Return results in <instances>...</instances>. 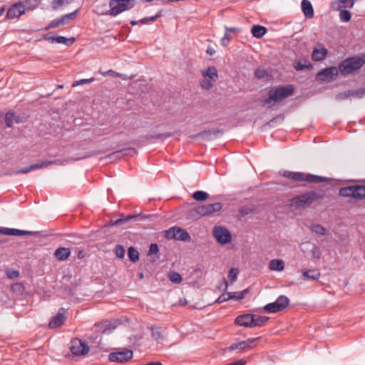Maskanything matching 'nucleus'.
I'll return each instance as SVG.
<instances>
[{
	"label": "nucleus",
	"mask_w": 365,
	"mask_h": 365,
	"mask_svg": "<svg viewBox=\"0 0 365 365\" xmlns=\"http://www.w3.org/2000/svg\"><path fill=\"white\" fill-rule=\"evenodd\" d=\"M276 302L279 305V308L282 310H284L286 307L289 306V298L285 295H280L277 297L276 299Z\"/></svg>",
	"instance_id": "33"
},
{
	"label": "nucleus",
	"mask_w": 365,
	"mask_h": 365,
	"mask_svg": "<svg viewBox=\"0 0 365 365\" xmlns=\"http://www.w3.org/2000/svg\"><path fill=\"white\" fill-rule=\"evenodd\" d=\"M200 86L202 88H204L205 90H210L212 88L213 84H212V82L210 81V80L207 79V78H204L200 81Z\"/></svg>",
	"instance_id": "51"
},
{
	"label": "nucleus",
	"mask_w": 365,
	"mask_h": 365,
	"mask_svg": "<svg viewBox=\"0 0 365 365\" xmlns=\"http://www.w3.org/2000/svg\"><path fill=\"white\" fill-rule=\"evenodd\" d=\"M70 350L73 355L81 356L88 354L90 347L86 341L76 338L71 341Z\"/></svg>",
	"instance_id": "7"
},
{
	"label": "nucleus",
	"mask_w": 365,
	"mask_h": 365,
	"mask_svg": "<svg viewBox=\"0 0 365 365\" xmlns=\"http://www.w3.org/2000/svg\"><path fill=\"white\" fill-rule=\"evenodd\" d=\"M44 38L48 41H51L52 43H56V36H50L49 34H46L44 37Z\"/></svg>",
	"instance_id": "63"
},
{
	"label": "nucleus",
	"mask_w": 365,
	"mask_h": 365,
	"mask_svg": "<svg viewBox=\"0 0 365 365\" xmlns=\"http://www.w3.org/2000/svg\"><path fill=\"white\" fill-rule=\"evenodd\" d=\"M14 228H8V227H0V234L1 235H13Z\"/></svg>",
	"instance_id": "55"
},
{
	"label": "nucleus",
	"mask_w": 365,
	"mask_h": 365,
	"mask_svg": "<svg viewBox=\"0 0 365 365\" xmlns=\"http://www.w3.org/2000/svg\"><path fill=\"white\" fill-rule=\"evenodd\" d=\"M349 97H351V92L350 90H347L337 93L335 96V98L336 101H343L347 99Z\"/></svg>",
	"instance_id": "47"
},
{
	"label": "nucleus",
	"mask_w": 365,
	"mask_h": 365,
	"mask_svg": "<svg viewBox=\"0 0 365 365\" xmlns=\"http://www.w3.org/2000/svg\"><path fill=\"white\" fill-rule=\"evenodd\" d=\"M294 91V88L291 84L272 88L269 91V98L264 101V104L279 103L282 100L292 96Z\"/></svg>",
	"instance_id": "4"
},
{
	"label": "nucleus",
	"mask_w": 365,
	"mask_h": 365,
	"mask_svg": "<svg viewBox=\"0 0 365 365\" xmlns=\"http://www.w3.org/2000/svg\"><path fill=\"white\" fill-rule=\"evenodd\" d=\"M311 67H312V64L310 63V62H309L306 60L304 61V63H302L301 61H298L294 64V68L297 71H302L304 68H309Z\"/></svg>",
	"instance_id": "40"
},
{
	"label": "nucleus",
	"mask_w": 365,
	"mask_h": 365,
	"mask_svg": "<svg viewBox=\"0 0 365 365\" xmlns=\"http://www.w3.org/2000/svg\"><path fill=\"white\" fill-rule=\"evenodd\" d=\"M162 15V11H159L155 16H149V17H145L141 19L139 21V23L142 24H145L148 23L149 21H155L158 17L161 16Z\"/></svg>",
	"instance_id": "43"
},
{
	"label": "nucleus",
	"mask_w": 365,
	"mask_h": 365,
	"mask_svg": "<svg viewBox=\"0 0 365 365\" xmlns=\"http://www.w3.org/2000/svg\"><path fill=\"white\" fill-rule=\"evenodd\" d=\"M356 200L365 198V185H356Z\"/></svg>",
	"instance_id": "39"
},
{
	"label": "nucleus",
	"mask_w": 365,
	"mask_h": 365,
	"mask_svg": "<svg viewBox=\"0 0 365 365\" xmlns=\"http://www.w3.org/2000/svg\"><path fill=\"white\" fill-rule=\"evenodd\" d=\"M365 63V54L361 56L349 57L339 64V71L346 76L359 71Z\"/></svg>",
	"instance_id": "2"
},
{
	"label": "nucleus",
	"mask_w": 365,
	"mask_h": 365,
	"mask_svg": "<svg viewBox=\"0 0 365 365\" xmlns=\"http://www.w3.org/2000/svg\"><path fill=\"white\" fill-rule=\"evenodd\" d=\"M196 215L202 217V216H207L206 212V207L205 205H198L193 208L192 210Z\"/></svg>",
	"instance_id": "41"
},
{
	"label": "nucleus",
	"mask_w": 365,
	"mask_h": 365,
	"mask_svg": "<svg viewBox=\"0 0 365 365\" xmlns=\"http://www.w3.org/2000/svg\"><path fill=\"white\" fill-rule=\"evenodd\" d=\"M128 255L129 259L133 263L137 262L139 259V252L133 247H130L128 248Z\"/></svg>",
	"instance_id": "35"
},
{
	"label": "nucleus",
	"mask_w": 365,
	"mask_h": 365,
	"mask_svg": "<svg viewBox=\"0 0 365 365\" xmlns=\"http://www.w3.org/2000/svg\"><path fill=\"white\" fill-rule=\"evenodd\" d=\"M65 4H69V1H66V0H53L51 5H52V8L54 10H56Z\"/></svg>",
	"instance_id": "52"
},
{
	"label": "nucleus",
	"mask_w": 365,
	"mask_h": 365,
	"mask_svg": "<svg viewBox=\"0 0 365 365\" xmlns=\"http://www.w3.org/2000/svg\"><path fill=\"white\" fill-rule=\"evenodd\" d=\"M115 256L120 259H123L125 256V249L123 245H117L114 249Z\"/></svg>",
	"instance_id": "45"
},
{
	"label": "nucleus",
	"mask_w": 365,
	"mask_h": 365,
	"mask_svg": "<svg viewBox=\"0 0 365 365\" xmlns=\"http://www.w3.org/2000/svg\"><path fill=\"white\" fill-rule=\"evenodd\" d=\"M67 309L61 307L56 315L53 316L49 322L48 327L50 329H56L63 324L66 320Z\"/></svg>",
	"instance_id": "13"
},
{
	"label": "nucleus",
	"mask_w": 365,
	"mask_h": 365,
	"mask_svg": "<svg viewBox=\"0 0 365 365\" xmlns=\"http://www.w3.org/2000/svg\"><path fill=\"white\" fill-rule=\"evenodd\" d=\"M324 196L323 190H309L292 197L291 203L296 207H305L311 205L317 200L322 199Z\"/></svg>",
	"instance_id": "1"
},
{
	"label": "nucleus",
	"mask_w": 365,
	"mask_h": 365,
	"mask_svg": "<svg viewBox=\"0 0 365 365\" xmlns=\"http://www.w3.org/2000/svg\"><path fill=\"white\" fill-rule=\"evenodd\" d=\"M327 54V50L324 47H322L320 49L315 48L312 52V59L314 61H320L325 58Z\"/></svg>",
	"instance_id": "25"
},
{
	"label": "nucleus",
	"mask_w": 365,
	"mask_h": 365,
	"mask_svg": "<svg viewBox=\"0 0 365 365\" xmlns=\"http://www.w3.org/2000/svg\"><path fill=\"white\" fill-rule=\"evenodd\" d=\"M133 357V351L125 349L122 351L112 352L109 354L108 359L112 362L123 363L128 361Z\"/></svg>",
	"instance_id": "14"
},
{
	"label": "nucleus",
	"mask_w": 365,
	"mask_h": 365,
	"mask_svg": "<svg viewBox=\"0 0 365 365\" xmlns=\"http://www.w3.org/2000/svg\"><path fill=\"white\" fill-rule=\"evenodd\" d=\"M269 320V317L266 316H258L253 314L252 320V327H260L264 326Z\"/></svg>",
	"instance_id": "27"
},
{
	"label": "nucleus",
	"mask_w": 365,
	"mask_h": 365,
	"mask_svg": "<svg viewBox=\"0 0 365 365\" xmlns=\"http://www.w3.org/2000/svg\"><path fill=\"white\" fill-rule=\"evenodd\" d=\"M221 133L220 130H203L197 133L195 135L191 136L192 138H197L199 137H208L210 135L213 134L217 135L218 133Z\"/></svg>",
	"instance_id": "36"
},
{
	"label": "nucleus",
	"mask_w": 365,
	"mask_h": 365,
	"mask_svg": "<svg viewBox=\"0 0 365 365\" xmlns=\"http://www.w3.org/2000/svg\"><path fill=\"white\" fill-rule=\"evenodd\" d=\"M163 236L168 240L175 239L180 241H188L190 240V237L185 230L176 226L165 230Z\"/></svg>",
	"instance_id": "6"
},
{
	"label": "nucleus",
	"mask_w": 365,
	"mask_h": 365,
	"mask_svg": "<svg viewBox=\"0 0 365 365\" xmlns=\"http://www.w3.org/2000/svg\"><path fill=\"white\" fill-rule=\"evenodd\" d=\"M225 31H229L230 34L238 33L240 31V29L237 27H227L225 26Z\"/></svg>",
	"instance_id": "62"
},
{
	"label": "nucleus",
	"mask_w": 365,
	"mask_h": 365,
	"mask_svg": "<svg viewBox=\"0 0 365 365\" xmlns=\"http://www.w3.org/2000/svg\"><path fill=\"white\" fill-rule=\"evenodd\" d=\"M169 279L170 282L175 283V284H179L182 281V277L181 275L175 272H172L169 274Z\"/></svg>",
	"instance_id": "44"
},
{
	"label": "nucleus",
	"mask_w": 365,
	"mask_h": 365,
	"mask_svg": "<svg viewBox=\"0 0 365 365\" xmlns=\"http://www.w3.org/2000/svg\"><path fill=\"white\" fill-rule=\"evenodd\" d=\"M175 134V132H167L163 133L153 134L150 136V138L153 139H162L164 140L165 138L173 136Z\"/></svg>",
	"instance_id": "42"
},
{
	"label": "nucleus",
	"mask_w": 365,
	"mask_h": 365,
	"mask_svg": "<svg viewBox=\"0 0 365 365\" xmlns=\"http://www.w3.org/2000/svg\"><path fill=\"white\" fill-rule=\"evenodd\" d=\"M24 14V10L22 9L21 4L16 2L7 11L6 18L9 19H14L18 18Z\"/></svg>",
	"instance_id": "16"
},
{
	"label": "nucleus",
	"mask_w": 365,
	"mask_h": 365,
	"mask_svg": "<svg viewBox=\"0 0 365 365\" xmlns=\"http://www.w3.org/2000/svg\"><path fill=\"white\" fill-rule=\"evenodd\" d=\"M159 252V247L158 245L156 243H152L150 245V248L148 252V255L152 257L153 255H155L152 258V262H155L157 259H159V256L157 255Z\"/></svg>",
	"instance_id": "32"
},
{
	"label": "nucleus",
	"mask_w": 365,
	"mask_h": 365,
	"mask_svg": "<svg viewBox=\"0 0 365 365\" xmlns=\"http://www.w3.org/2000/svg\"><path fill=\"white\" fill-rule=\"evenodd\" d=\"M145 218H147L146 215H143L141 214L138 215H120V217L118 220H110L108 222V226H116V225H123L128 222H129L131 220H135V221L140 222L144 220Z\"/></svg>",
	"instance_id": "12"
},
{
	"label": "nucleus",
	"mask_w": 365,
	"mask_h": 365,
	"mask_svg": "<svg viewBox=\"0 0 365 365\" xmlns=\"http://www.w3.org/2000/svg\"><path fill=\"white\" fill-rule=\"evenodd\" d=\"M356 185L341 187L339 190V195L341 197H352L356 199Z\"/></svg>",
	"instance_id": "22"
},
{
	"label": "nucleus",
	"mask_w": 365,
	"mask_h": 365,
	"mask_svg": "<svg viewBox=\"0 0 365 365\" xmlns=\"http://www.w3.org/2000/svg\"><path fill=\"white\" fill-rule=\"evenodd\" d=\"M351 96H354L357 98H361L365 95V88L356 89V90H350Z\"/></svg>",
	"instance_id": "48"
},
{
	"label": "nucleus",
	"mask_w": 365,
	"mask_h": 365,
	"mask_svg": "<svg viewBox=\"0 0 365 365\" xmlns=\"http://www.w3.org/2000/svg\"><path fill=\"white\" fill-rule=\"evenodd\" d=\"M232 38V36L230 35V33L227 31H225V36H223V38H222L221 40V42H222V45L223 46H227V43H225V41H230Z\"/></svg>",
	"instance_id": "56"
},
{
	"label": "nucleus",
	"mask_w": 365,
	"mask_h": 365,
	"mask_svg": "<svg viewBox=\"0 0 365 365\" xmlns=\"http://www.w3.org/2000/svg\"><path fill=\"white\" fill-rule=\"evenodd\" d=\"M203 78L210 80L212 83L218 78L217 70L215 66H209L207 70L202 71Z\"/></svg>",
	"instance_id": "21"
},
{
	"label": "nucleus",
	"mask_w": 365,
	"mask_h": 365,
	"mask_svg": "<svg viewBox=\"0 0 365 365\" xmlns=\"http://www.w3.org/2000/svg\"><path fill=\"white\" fill-rule=\"evenodd\" d=\"M93 81V78L89 79H81L80 81H77L73 83V86H76L77 85L83 84V83H89Z\"/></svg>",
	"instance_id": "60"
},
{
	"label": "nucleus",
	"mask_w": 365,
	"mask_h": 365,
	"mask_svg": "<svg viewBox=\"0 0 365 365\" xmlns=\"http://www.w3.org/2000/svg\"><path fill=\"white\" fill-rule=\"evenodd\" d=\"M267 76V71L264 68H257L255 71V76L258 79H262Z\"/></svg>",
	"instance_id": "50"
},
{
	"label": "nucleus",
	"mask_w": 365,
	"mask_h": 365,
	"mask_svg": "<svg viewBox=\"0 0 365 365\" xmlns=\"http://www.w3.org/2000/svg\"><path fill=\"white\" fill-rule=\"evenodd\" d=\"M253 314H244L239 315L235 318V323L244 327H252Z\"/></svg>",
	"instance_id": "17"
},
{
	"label": "nucleus",
	"mask_w": 365,
	"mask_h": 365,
	"mask_svg": "<svg viewBox=\"0 0 365 365\" xmlns=\"http://www.w3.org/2000/svg\"><path fill=\"white\" fill-rule=\"evenodd\" d=\"M78 11L79 9H76V11L70 14H65L61 16L60 18L53 19L49 23V24L45 28V29L48 30L68 24L71 21L76 18Z\"/></svg>",
	"instance_id": "8"
},
{
	"label": "nucleus",
	"mask_w": 365,
	"mask_h": 365,
	"mask_svg": "<svg viewBox=\"0 0 365 365\" xmlns=\"http://www.w3.org/2000/svg\"><path fill=\"white\" fill-rule=\"evenodd\" d=\"M151 336L156 341H158L160 339L163 338V331L161 327H159L156 325H151Z\"/></svg>",
	"instance_id": "30"
},
{
	"label": "nucleus",
	"mask_w": 365,
	"mask_h": 365,
	"mask_svg": "<svg viewBox=\"0 0 365 365\" xmlns=\"http://www.w3.org/2000/svg\"><path fill=\"white\" fill-rule=\"evenodd\" d=\"M213 235L220 245H225L231 241L232 235L230 231L221 226H215L213 229Z\"/></svg>",
	"instance_id": "10"
},
{
	"label": "nucleus",
	"mask_w": 365,
	"mask_h": 365,
	"mask_svg": "<svg viewBox=\"0 0 365 365\" xmlns=\"http://www.w3.org/2000/svg\"><path fill=\"white\" fill-rule=\"evenodd\" d=\"M53 164L62 165L63 161L61 160H58V159L55 160H43V161H41V162H39V163H37L35 164H32V165H29V167L16 170L14 172V173H16V174H26V173H29V172H31L34 170L48 167V166H49L51 165H53Z\"/></svg>",
	"instance_id": "9"
},
{
	"label": "nucleus",
	"mask_w": 365,
	"mask_h": 365,
	"mask_svg": "<svg viewBox=\"0 0 365 365\" xmlns=\"http://www.w3.org/2000/svg\"><path fill=\"white\" fill-rule=\"evenodd\" d=\"M206 53L207 55L211 56L215 53V50L212 48L209 47V48H207Z\"/></svg>",
	"instance_id": "64"
},
{
	"label": "nucleus",
	"mask_w": 365,
	"mask_h": 365,
	"mask_svg": "<svg viewBox=\"0 0 365 365\" xmlns=\"http://www.w3.org/2000/svg\"><path fill=\"white\" fill-rule=\"evenodd\" d=\"M55 40H56V43H63L67 46H70L76 42V38L74 37L68 38H66V37L61 36H56Z\"/></svg>",
	"instance_id": "31"
},
{
	"label": "nucleus",
	"mask_w": 365,
	"mask_h": 365,
	"mask_svg": "<svg viewBox=\"0 0 365 365\" xmlns=\"http://www.w3.org/2000/svg\"><path fill=\"white\" fill-rule=\"evenodd\" d=\"M237 274H238V269H235V268H232L230 269L227 277L230 279V280L232 282H233L237 279Z\"/></svg>",
	"instance_id": "53"
},
{
	"label": "nucleus",
	"mask_w": 365,
	"mask_h": 365,
	"mask_svg": "<svg viewBox=\"0 0 365 365\" xmlns=\"http://www.w3.org/2000/svg\"><path fill=\"white\" fill-rule=\"evenodd\" d=\"M134 6L133 2L130 3L129 0H110V9L106 11H98L99 14L115 16L120 13L131 9Z\"/></svg>",
	"instance_id": "5"
},
{
	"label": "nucleus",
	"mask_w": 365,
	"mask_h": 365,
	"mask_svg": "<svg viewBox=\"0 0 365 365\" xmlns=\"http://www.w3.org/2000/svg\"><path fill=\"white\" fill-rule=\"evenodd\" d=\"M301 7L302 11L305 17L308 19H312L314 17V9L311 2L309 0H302L301 2Z\"/></svg>",
	"instance_id": "18"
},
{
	"label": "nucleus",
	"mask_w": 365,
	"mask_h": 365,
	"mask_svg": "<svg viewBox=\"0 0 365 365\" xmlns=\"http://www.w3.org/2000/svg\"><path fill=\"white\" fill-rule=\"evenodd\" d=\"M339 72V67H329L319 72L317 74V78L322 81H330L336 78Z\"/></svg>",
	"instance_id": "15"
},
{
	"label": "nucleus",
	"mask_w": 365,
	"mask_h": 365,
	"mask_svg": "<svg viewBox=\"0 0 365 365\" xmlns=\"http://www.w3.org/2000/svg\"><path fill=\"white\" fill-rule=\"evenodd\" d=\"M71 255V250L67 247H58L54 252V257L58 261H65Z\"/></svg>",
	"instance_id": "20"
},
{
	"label": "nucleus",
	"mask_w": 365,
	"mask_h": 365,
	"mask_svg": "<svg viewBox=\"0 0 365 365\" xmlns=\"http://www.w3.org/2000/svg\"><path fill=\"white\" fill-rule=\"evenodd\" d=\"M340 19L344 22H348L351 20V14L347 10H342L339 14Z\"/></svg>",
	"instance_id": "49"
},
{
	"label": "nucleus",
	"mask_w": 365,
	"mask_h": 365,
	"mask_svg": "<svg viewBox=\"0 0 365 365\" xmlns=\"http://www.w3.org/2000/svg\"><path fill=\"white\" fill-rule=\"evenodd\" d=\"M208 197H209V195L206 192L202 191V190L195 191L192 194V197L197 201L206 200L208 198Z\"/></svg>",
	"instance_id": "37"
},
{
	"label": "nucleus",
	"mask_w": 365,
	"mask_h": 365,
	"mask_svg": "<svg viewBox=\"0 0 365 365\" xmlns=\"http://www.w3.org/2000/svg\"><path fill=\"white\" fill-rule=\"evenodd\" d=\"M260 337L249 338L247 340L241 341L239 342L232 344L230 347V351L240 350L247 351L255 346V342L259 341Z\"/></svg>",
	"instance_id": "11"
},
{
	"label": "nucleus",
	"mask_w": 365,
	"mask_h": 365,
	"mask_svg": "<svg viewBox=\"0 0 365 365\" xmlns=\"http://www.w3.org/2000/svg\"><path fill=\"white\" fill-rule=\"evenodd\" d=\"M6 274L7 277L11 279H14L19 276V272L15 269H7Z\"/></svg>",
	"instance_id": "54"
},
{
	"label": "nucleus",
	"mask_w": 365,
	"mask_h": 365,
	"mask_svg": "<svg viewBox=\"0 0 365 365\" xmlns=\"http://www.w3.org/2000/svg\"><path fill=\"white\" fill-rule=\"evenodd\" d=\"M267 28L260 25H254L251 29V33L255 38H260L267 33Z\"/></svg>",
	"instance_id": "26"
},
{
	"label": "nucleus",
	"mask_w": 365,
	"mask_h": 365,
	"mask_svg": "<svg viewBox=\"0 0 365 365\" xmlns=\"http://www.w3.org/2000/svg\"><path fill=\"white\" fill-rule=\"evenodd\" d=\"M269 268L273 271L281 272L284 269V262L282 259H272L269 262Z\"/></svg>",
	"instance_id": "28"
},
{
	"label": "nucleus",
	"mask_w": 365,
	"mask_h": 365,
	"mask_svg": "<svg viewBox=\"0 0 365 365\" xmlns=\"http://www.w3.org/2000/svg\"><path fill=\"white\" fill-rule=\"evenodd\" d=\"M19 2L21 4L22 9L24 10V14L35 9L40 4L38 0H20Z\"/></svg>",
	"instance_id": "19"
},
{
	"label": "nucleus",
	"mask_w": 365,
	"mask_h": 365,
	"mask_svg": "<svg viewBox=\"0 0 365 365\" xmlns=\"http://www.w3.org/2000/svg\"><path fill=\"white\" fill-rule=\"evenodd\" d=\"M227 299L238 301L244 299V295L242 292H227Z\"/></svg>",
	"instance_id": "46"
},
{
	"label": "nucleus",
	"mask_w": 365,
	"mask_h": 365,
	"mask_svg": "<svg viewBox=\"0 0 365 365\" xmlns=\"http://www.w3.org/2000/svg\"><path fill=\"white\" fill-rule=\"evenodd\" d=\"M302 276L305 279L317 280L321 276V273L318 269H303L302 270Z\"/></svg>",
	"instance_id": "23"
},
{
	"label": "nucleus",
	"mask_w": 365,
	"mask_h": 365,
	"mask_svg": "<svg viewBox=\"0 0 365 365\" xmlns=\"http://www.w3.org/2000/svg\"><path fill=\"white\" fill-rule=\"evenodd\" d=\"M355 0H341L340 3L344 4V6L346 8H352Z\"/></svg>",
	"instance_id": "59"
},
{
	"label": "nucleus",
	"mask_w": 365,
	"mask_h": 365,
	"mask_svg": "<svg viewBox=\"0 0 365 365\" xmlns=\"http://www.w3.org/2000/svg\"><path fill=\"white\" fill-rule=\"evenodd\" d=\"M5 122L8 128H11L14 123H20V118L19 116L16 115L14 113L9 111L6 113Z\"/></svg>",
	"instance_id": "24"
},
{
	"label": "nucleus",
	"mask_w": 365,
	"mask_h": 365,
	"mask_svg": "<svg viewBox=\"0 0 365 365\" xmlns=\"http://www.w3.org/2000/svg\"><path fill=\"white\" fill-rule=\"evenodd\" d=\"M263 309L268 313H276L282 311L276 301L266 304Z\"/></svg>",
	"instance_id": "34"
},
{
	"label": "nucleus",
	"mask_w": 365,
	"mask_h": 365,
	"mask_svg": "<svg viewBox=\"0 0 365 365\" xmlns=\"http://www.w3.org/2000/svg\"><path fill=\"white\" fill-rule=\"evenodd\" d=\"M280 175L286 178L291 179L294 181H304L310 183L327 182L329 180V179L326 177L309 173H304L300 172H292L284 170L280 173Z\"/></svg>",
	"instance_id": "3"
},
{
	"label": "nucleus",
	"mask_w": 365,
	"mask_h": 365,
	"mask_svg": "<svg viewBox=\"0 0 365 365\" xmlns=\"http://www.w3.org/2000/svg\"><path fill=\"white\" fill-rule=\"evenodd\" d=\"M207 215H211L215 212L220 211L222 207V204L220 202H215L212 204L205 205Z\"/></svg>",
	"instance_id": "29"
},
{
	"label": "nucleus",
	"mask_w": 365,
	"mask_h": 365,
	"mask_svg": "<svg viewBox=\"0 0 365 365\" xmlns=\"http://www.w3.org/2000/svg\"><path fill=\"white\" fill-rule=\"evenodd\" d=\"M14 236H21V235H31V232L26 231V230H18L14 228Z\"/></svg>",
	"instance_id": "57"
},
{
	"label": "nucleus",
	"mask_w": 365,
	"mask_h": 365,
	"mask_svg": "<svg viewBox=\"0 0 365 365\" xmlns=\"http://www.w3.org/2000/svg\"><path fill=\"white\" fill-rule=\"evenodd\" d=\"M228 300H230V299H227V293L222 294L215 300V303L221 304Z\"/></svg>",
	"instance_id": "58"
},
{
	"label": "nucleus",
	"mask_w": 365,
	"mask_h": 365,
	"mask_svg": "<svg viewBox=\"0 0 365 365\" xmlns=\"http://www.w3.org/2000/svg\"><path fill=\"white\" fill-rule=\"evenodd\" d=\"M101 74L103 76H119V74L117 73L116 72H115L114 71L110 69L106 72H103V73H101Z\"/></svg>",
	"instance_id": "61"
},
{
	"label": "nucleus",
	"mask_w": 365,
	"mask_h": 365,
	"mask_svg": "<svg viewBox=\"0 0 365 365\" xmlns=\"http://www.w3.org/2000/svg\"><path fill=\"white\" fill-rule=\"evenodd\" d=\"M312 232L319 235H327L326 229L319 224H313L310 227Z\"/></svg>",
	"instance_id": "38"
}]
</instances>
